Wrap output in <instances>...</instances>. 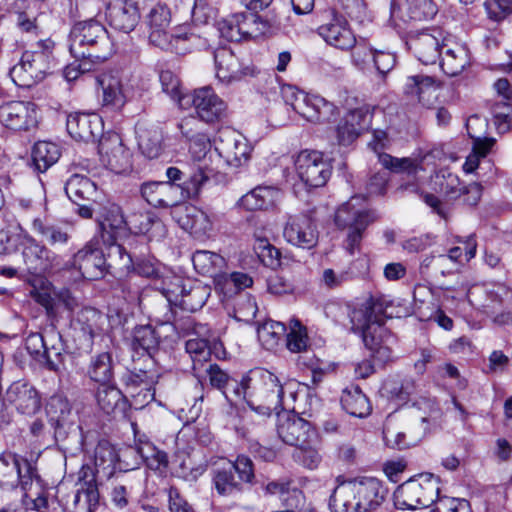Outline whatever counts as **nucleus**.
<instances>
[{
  "label": "nucleus",
  "mask_w": 512,
  "mask_h": 512,
  "mask_svg": "<svg viewBox=\"0 0 512 512\" xmlns=\"http://www.w3.org/2000/svg\"><path fill=\"white\" fill-rule=\"evenodd\" d=\"M208 377L210 385L213 388L220 390L226 400L231 399V395L229 392V383L231 382V377L223 371L217 364L209 365L207 369Z\"/></svg>",
  "instance_id": "0e129e2a"
},
{
  "label": "nucleus",
  "mask_w": 512,
  "mask_h": 512,
  "mask_svg": "<svg viewBox=\"0 0 512 512\" xmlns=\"http://www.w3.org/2000/svg\"><path fill=\"white\" fill-rule=\"evenodd\" d=\"M339 111L337 106L319 95L306 93L299 115L312 123H323L333 120Z\"/></svg>",
  "instance_id": "72a5a7b5"
},
{
  "label": "nucleus",
  "mask_w": 512,
  "mask_h": 512,
  "mask_svg": "<svg viewBox=\"0 0 512 512\" xmlns=\"http://www.w3.org/2000/svg\"><path fill=\"white\" fill-rule=\"evenodd\" d=\"M73 264L87 280H97L105 275L108 266L97 237L74 255Z\"/></svg>",
  "instance_id": "a211bd4d"
},
{
  "label": "nucleus",
  "mask_w": 512,
  "mask_h": 512,
  "mask_svg": "<svg viewBox=\"0 0 512 512\" xmlns=\"http://www.w3.org/2000/svg\"><path fill=\"white\" fill-rule=\"evenodd\" d=\"M387 306L384 298L370 297L355 307L349 305L344 307L349 317L350 329L361 334L373 358L382 364L394 358L392 345L395 343V338L384 327Z\"/></svg>",
  "instance_id": "f257e3e1"
},
{
  "label": "nucleus",
  "mask_w": 512,
  "mask_h": 512,
  "mask_svg": "<svg viewBox=\"0 0 512 512\" xmlns=\"http://www.w3.org/2000/svg\"><path fill=\"white\" fill-rule=\"evenodd\" d=\"M183 109L193 107L198 118L206 123H214L227 116V104L210 86L195 89L179 98Z\"/></svg>",
  "instance_id": "9b49d317"
},
{
  "label": "nucleus",
  "mask_w": 512,
  "mask_h": 512,
  "mask_svg": "<svg viewBox=\"0 0 512 512\" xmlns=\"http://www.w3.org/2000/svg\"><path fill=\"white\" fill-rule=\"evenodd\" d=\"M160 343V337L151 325L136 327L133 333V345L135 349H142L150 354L156 350Z\"/></svg>",
  "instance_id": "603ef678"
},
{
  "label": "nucleus",
  "mask_w": 512,
  "mask_h": 512,
  "mask_svg": "<svg viewBox=\"0 0 512 512\" xmlns=\"http://www.w3.org/2000/svg\"><path fill=\"white\" fill-rule=\"evenodd\" d=\"M33 228L50 245L66 244L70 238L69 234L62 228L53 225H44L40 220L33 222Z\"/></svg>",
  "instance_id": "4d7b16f0"
},
{
  "label": "nucleus",
  "mask_w": 512,
  "mask_h": 512,
  "mask_svg": "<svg viewBox=\"0 0 512 512\" xmlns=\"http://www.w3.org/2000/svg\"><path fill=\"white\" fill-rule=\"evenodd\" d=\"M128 225V219H125L122 209L116 204H110L104 208L101 218L98 219V239L109 247V255H118L122 262V267L130 269L133 265L132 257L126 252L125 248L116 244L117 234Z\"/></svg>",
  "instance_id": "9d476101"
},
{
  "label": "nucleus",
  "mask_w": 512,
  "mask_h": 512,
  "mask_svg": "<svg viewBox=\"0 0 512 512\" xmlns=\"http://www.w3.org/2000/svg\"><path fill=\"white\" fill-rule=\"evenodd\" d=\"M277 433L284 443L295 447L317 442L318 435L308 421L294 415L279 419Z\"/></svg>",
  "instance_id": "393cba45"
},
{
  "label": "nucleus",
  "mask_w": 512,
  "mask_h": 512,
  "mask_svg": "<svg viewBox=\"0 0 512 512\" xmlns=\"http://www.w3.org/2000/svg\"><path fill=\"white\" fill-rule=\"evenodd\" d=\"M125 384L132 397H141V402L148 403L154 398L152 388L153 378L146 371L129 372L124 378Z\"/></svg>",
  "instance_id": "79ce46f5"
},
{
  "label": "nucleus",
  "mask_w": 512,
  "mask_h": 512,
  "mask_svg": "<svg viewBox=\"0 0 512 512\" xmlns=\"http://www.w3.org/2000/svg\"><path fill=\"white\" fill-rule=\"evenodd\" d=\"M106 15L110 25L121 32L130 33L140 20L138 2L136 0H115L107 5Z\"/></svg>",
  "instance_id": "bb28decb"
},
{
  "label": "nucleus",
  "mask_w": 512,
  "mask_h": 512,
  "mask_svg": "<svg viewBox=\"0 0 512 512\" xmlns=\"http://www.w3.org/2000/svg\"><path fill=\"white\" fill-rule=\"evenodd\" d=\"M102 88V104L119 110L132 98L133 91L128 81L118 74L103 73L97 78Z\"/></svg>",
  "instance_id": "b1692460"
},
{
  "label": "nucleus",
  "mask_w": 512,
  "mask_h": 512,
  "mask_svg": "<svg viewBox=\"0 0 512 512\" xmlns=\"http://www.w3.org/2000/svg\"><path fill=\"white\" fill-rule=\"evenodd\" d=\"M67 131L77 141L90 142L102 135L103 122L96 113L74 112L68 115Z\"/></svg>",
  "instance_id": "cd10ccee"
},
{
  "label": "nucleus",
  "mask_w": 512,
  "mask_h": 512,
  "mask_svg": "<svg viewBox=\"0 0 512 512\" xmlns=\"http://www.w3.org/2000/svg\"><path fill=\"white\" fill-rule=\"evenodd\" d=\"M215 150L227 165L238 168L249 161L252 148L239 132L223 129L219 131L215 140Z\"/></svg>",
  "instance_id": "2eb2a0df"
},
{
  "label": "nucleus",
  "mask_w": 512,
  "mask_h": 512,
  "mask_svg": "<svg viewBox=\"0 0 512 512\" xmlns=\"http://www.w3.org/2000/svg\"><path fill=\"white\" fill-rule=\"evenodd\" d=\"M87 374L89 378L100 383L108 384L114 375V361L110 352H101L90 360Z\"/></svg>",
  "instance_id": "a19ab883"
},
{
  "label": "nucleus",
  "mask_w": 512,
  "mask_h": 512,
  "mask_svg": "<svg viewBox=\"0 0 512 512\" xmlns=\"http://www.w3.org/2000/svg\"><path fill=\"white\" fill-rule=\"evenodd\" d=\"M403 428L407 433L410 446H415L428 432L429 421L425 417H415L410 419Z\"/></svg>",
  "instance_id": "69168bd1"
},
{
  "label": "nucleus",
  "mask_w": 512,
  "mask_h": 512,
  "mask_svg": "<svg viewBox=\"0 0 512 512\" xmlns=\"http://www.w3.org/2000/svg\"><path fill=\"white\" fill-rule=\"evenodd\" d=\"M440 491L439 479L432 474H421L397 487L394 503L399 509H422L432 505Z\"/></svg>",
  "instance_id": "6e6552de"
},
{
  "label": "nucleus",
  "mask_w": 512,
  "mask_h": 512,
  "mask_svg": "<svg viewBox=\"0 0 512 512\" xmlns=\"http://www.w3.org/2000/svg\"><path fill=\"white\" fill-rule=\"evenodd\" d=\"M433 504L431 512H471L470 503L464 498L437 497Z\"/></svg>",
  "instance_id": "e2e57ef3"
},
{
  "label": "nucleus",
  "mask_w": 512,
  "mask_h": 512,
  "mask_svg": "<svg viewBox=\"0 0 512 512\" xmlns=\"http://www.w3.org/2000/svg\"><path fill=\"white\" fill-rule=\"evenodd\" d=\"M6 400L24 415H33L41 407L39 392L34 386L23 381H16L9 386Z\"/></svg>",
  "instance_id": "2f4dec72"
},
{
  "label": "nucleus",
  "mask_w": 512,
  "mask_h": 512,
  "mask_svg": "<svg viewBox=\"0 0 512 512\" xmlns=\"http://www.w3.org/2000/svg\"><path fill=\"white\" fill-rule=\"evenodd\" d=\"M286 331V326L282 322L268 320L258 327L257 334L263 347L272 350L286 335Z\"/></svg>",
  "instance_id": "09e8293b"
},
{
  "label": "nucleus",
  "mask_w": 512,
  "mask_h": 512,
  "mask_svg": "<svg viewBox=\"0 0 512 512\" xmlns=\"http://www.w3.org/2000/svg\"><path fill=\"white\" fill-rule=\"evenodd\" d=\"M443 43L441 68L445 74L456 76L469 64L468 50L451 35L447 38V42Z\"/></svg>",
  "instance_id": "473e14b6"
},
{
  "label": "nucleus",
  "mask_w": 512,
  "mask_h": 512,
  "mask_svg": "<svg viewBox=\"0 0 512 512\" xmlns=\"http://www.w3.org/2000/svg\"><path fill=\"white\" fill-rule=\"evenodd\" d=\"M255 480L254 464L245 455L228 460L212 471V482L216 492L223 497H234L244 492L246 485Z\"/></svg>",
  "instance_id": "423d86ee"
},
{
  "label": "nucleus",
  "mask_w": 512,
  "mask_h": 512,
  "mask_svg": "<svg viewBox=\"0 0 512 512\" xmlns=\"http://www.w3.org/2000/svg\"><path fill=\"white\" fill-rule=\"evenodd\" d=\"M98 150L102 163L111 171L121 174L131 168V153L123 145L118 134L114 133L102 138Z\"/></svg>",
  "instance_id": "412c9836"
},
{
  "label": "nucleus",
  "mask_w": 512,
  "mask_h": 512,
  "mask_svg": "<svg viewBox=\"0 0 512 512\" xmlns=\"http://www.w3.org/2000/svg\"><path fill=\"white\" fill-rule=\"evenodd\" d=\"M51 63L52 53L47 48L25 51L20 62L10 70V76L16 85L30 87L44 78Z\"/></svg>",
  "instance_id": "f8f14e48"
},
{
  "label": "nucleus",
  "mask_w": 512,
  "mask_h": 512,
  "mask_svg": "<svg viewBox=\"0 0 512 512\" xmlns=\"http://www.w3.org/2000/svg\"><path fill=\"white\" fill-rule=\"evenodd\" d=\"M241 13L231 14L219 22V31L222 37L232 42L242 41L240 30Z\"/></svg>",
  "instance_id": "680f3d73"
},
{
  "label": "nucleus",
  "mask_w": 512,
  "mask_h": 512,
  "mask_svg": "<svg viewBox=\"0 0 512 512\" xmlns=\"http://www.w3.org/2000/svg\"><path fill=\"white\" fill-rule=\"evenodd\" d=\"M342 408L351 416L364 418L371 413V405L359 387L345 389L341 396Z\"/></svg>",
  "instance_id": "ea45409f"
},
{
  "label": "nucleus",
  "mask_w": 512,
  "mask_h": 512,
  "mask_svg": "<svg viewBox=\"0 0 512 512\" xmlns=\"http://www.w3.org/2000/svg\"><path fill=\"white\" fill-rule=\"evenodd\" d=\"M173 216L180 227L196 239L209 237L213 230L210 216L193 205H180L173 210Z\"/></svg>",
  "instance_id": "4be33fe9"
},
{
  "label": "nucleus",
  "mask_w": 512,
  "mask_h": 512,
  "mask_svg": "<svg viewBox=\"0 0 512 512\" xmlns=\"http://www.w3.org/2000/svg\"><path fill=\"white\" fill-rule=\"evenodd\" d=\"M257 311L256 300L250 295L239 298L234 308L235 318L246 322L254 319Z\"/></svg>",
  "instance_id": "774afa93"
},
{
  "label": "nucleus",
  "mask_w": 512,
  "mask_h": 512,
  "mask_svg": "<svg viewBox=\"0 0 512 512\" xmlns=\"http://www.w3.org/2000/svg\"><path fill=\"white\" fill-rule=\"evenodd\" d=\"M371 114L366 106L350 110L336 128L338 143L343 146L352 144L369 126Z\"/></svg>",
  "instance_id": "c85d7f7f"
},
{
  "label": "nucleus",
  "mask_w": 512,
  "mask_h": 512,
  "mask_svg": "<svg viewBox=\"0 0 512 512\" xmlns=\"http://www.w3.org/2000/svg\"><path fill=\"white\" fill-rule=\"evenodd\" d=\"M266 495H279L284 506L296 508L299 504L302 492L298 489H290V481H270L264 486Z\"/></svg>",
  "instance_id": "de8ad7c7"
},
{
  "label": "nucleus",
  "mask_w": 512,
  "mask_h": 512,
  "mask_svg": "<svg viewBox=\"0 0 512 512\" xmlns=\"http://www.w3.org/2000/svg\"><path fill=\"white\" fill-rule=\"evenodd\" d=\"M127 227L136 233L147 234L151 239L163 238L167 233L164 223L151 213H139L129 216Z\"/></svg>",
  "instance_id": "4c0bfd02"
},
{
  "label": "nucleus",
  "mask_w": 512,
  "mask_h": 512,
  "mask_svg": "<svg viewBox=\"0 0 512 512\" xmlns=\"http://www.w3.org/2000/svg\"><path fill=\"white\" fill-rule=\"evenodd\" d=\"M318 34L328 45L340 50H349L356 44V37L348 21L336 13H333L329 22L318 27Z\"/></svg>",
  "instance_id": "a878e982"
},
{
  "label": "nucleus",
  "mask_w": 512,
  "mask_h": 512,
  "mask_svg": "<svg viewBox=\"0 0 512 512\" xmlns=\"http://www.w3.org/2000/svg\"><path fill=\"white\" fill-rule=\"evenodd\" d=\"M260 261L267 267L277 268L281 264V252L267 240L261 239L255 246Z\"/></svg>",
  "instance_id": "bf43d9fd"
},
{
  "label": "nucleus",
  "mask_w": 512,
  "mask_h": 512,
  "mask_svg": "<svg viewBox=\"0 0 512 512\" xmlns=\"http://www.w3.org/2000/svg\"><path fill=\"white\" fill-rule=\"evenodd\" d=\"M440 83L431 76L414 75L407 78L405 93L414 95L425 106H430L436 99Z\"/></svg>",
  "instance_id": "e433bc0d"
},
{
  "label": "nucleus",
  "mask_w": 512,
  "mask_h": 512,
  "mask_svg": "<svg viewBox=\"0 0 512 512\" xmlns=\"http://www.w3.org/2000/svg\"><path fill=\"white\" fill-rule=\"evenodd\" d=\"M318 444L319 438L317 437V442L299 445L293 453L294 460L308 469H316L321 462Z\"/></svg>",
  "instance_id": "5fc2aeb1"
},
{
  "label": "nucleus",
  "mask_w": 512,
  "mask_h": 512,
  "mask_svg": "<svg viewBox=\"0 0 512 512\" xmlns=\"http://www.w3.org/2000/svg\"><path fill=\"white\" fill-rule=\"evenodd\" d=\"M491 113L498 131L506 132L509 128V116L512 111L510 101L494 100L491 103Z\"/></svg>",
  "instance_id": "338daca9"
},
{
  "label": "nucleus",
  "mask_w": 512,
  "mask_h": 512,
  "mask_svg": "<svg viewBox=\"0 0 512 512\" xmlns=\"http://www.w3.org/2000/svg\"><path fill=\"white\" fill-rule=\"evenodd\" d=\"M295 168L301 181L313 188L324 186L332 174L329 161L315 150L301 151L296 157Z\"/></svg>",
  "instance_id": "4468645a"
},
{
  "label": "nucleus",
  "mask_w": 512,
  "mask_h": 512,
  "mask_svg": "<svg viewBox=\"0 0 512 512\" xmlns=\"http://www.w3.org/2000/svg\"><path fill=\"white\" fill-rule=\"evenodd\" d=\"M195 270L204 276L214 277L225 265V259L215 252L197 250L192 255Z\"/></svg>",
  "instance_id": "a18cd8bd"
},
{
  "label": "nucleus",
  "mask_w": 512,
  "mask_h": 512,
  "mask_svg": "<svg viewBox=\"0 0 512 512\" xmlns=\"http://www.w3.org/2000/svg\"><path fill=\"white\" fill-rule=\"evenodd\" d=\"M248 405L263 415H270L273 412L279 414L289 408L284 399L283 385L276 375L267 370L254 373Z\"/></svg>",
  "instance_id": "0eeeda50"
},
{
  "label": "nucleus",
  "mask_w": 512,
  "mask_h": 512,
  "mask_svg": "<svg viewBox=\"0 0 512 512\" xmlns=\"http://www.w3.org/2000/svg\"><path fill=\"white\" fill-rule=\"evenodd\" d=\"M78 489L75 495V502L79 501L81 493H84L87 497L89 506L97 505L99 501V491L96 481V474L93 468L89 465H83L78 472Z\"/></svg>",
  "instance_id": "49530a36"
},
{
  "label": "nucleus",
  "mask_w": 512,
  "mask_h": 512,
  "mask_svg": "<svg viewBox=\"0 0 512 512\" xmlns=\"http://www.w3.org/2000/svg\"><path fill=\"white\" fill-rule=\"evenodd\" d=\"M61 152L57 144L49 141H39L34 144L31 159L37 172L44 173L60 158Z\"/></svg>",
  "instance_id": "58836bf2"
},
{
  "label": "nucleus",
  "mask_w": 512,
  "mask_h": 512,
  "mask_svg": "<svg viewBox=\"0 0 512 512\" xmlns=\"http://www.w3.org/2000/svg\"><path fill=\"white\" fill-rule=\"evenodd\" d=\"M187 353L191 356L193 362V370L197 369L198 365H202L208 361L211 355L208 342L205 339L192 338L186 342L185 345Z\"/></svg>",
  "instance_id": "13d9d810"
},
{
  "label": "nucleus",
  "mask_w": 512,
  "mask_h": 512,
  "mask_svg": "<svg viewBox=\"0 0 512 512\" xmlns=\"http://www.w3.org/2000/svg\"><path fill=\"white\" fill-rule=\"evenodd\" d=\"M214 62L215 76L224 85L239 82L252 73L251 69L245 66L232 50L225 47L214 52Z\"/></svg>",
  "instance_id": "5701e85b"
},
{
  "label": "nucleus",
  "mask_w": 512,
  "mask_h": 512,
  "mask_svg": "<svg viewBox=\"0 0 512 512\" xmlns=\"http://www.w3.org/2000/svg\"><path fill=\"white\" fill-rule=\"evenodd\" d=\"M365 200L364 196H353L335 213L334 221L337 227L349 230L345 247L350 255L359 250L364 231L377 219L375 211L362 206Z\"/></svg>",
  "instance_id": "39448f33"
},
{
  "label": "nucleus",
  "mask_w": 512,
  "mask_h": 512,
  "mask_svg": "<svg viewBox=\"0 0 512 512\" xmlns=\"http://www.w3.org/2000/svg\"><path fill=\"white\" fill-rule=\"evenodd\" d=\"M67 197L75 204L79 202H96L99 192L96 184L88 177L73 174L64 187Z\"/></svg>",
  "instance_id": "c9c22d12"
},
{
  "label": "nucleus",
  "mask_w": 512,
  "mask_h": 512,
  "mask_svg": "<svg viewBox=\"0 0 512 512\" xmlns=\"http://www.w3.org/2000/svg\"><path fill=\"white\" fill-rule=\"evenodd\" d=\"M336 482L329 499L331 512H369L379 507L385 498L382 483L374 477L345 480L339 476Z\"/></svg>",
  "instance_id": "f03ea898"
},
{
  "label": "nucleus",
  "mask_w": 512,
  "mask_h": 512,
  "mask_svg": "<svg viewBox=\"0 0 512 512\" xmlns=\"http://www.w3.org/2000/svg\"><path fill=\"white\" fill-rule=\"evenodd\" d=\"M280 22L275 14L259 15L241 12L240 30L242 40L269 37L280 31Z\"/></svg>",
  "instance_id": "c756f323"
},
{
  "label": "nucleus",
  "mask_w": 512,
  "mask_h": 512,
  "mask_svg": "<svg viewBox=\"0 0 512 512\" xmlns=\"http://www.w3.org/2000/svg\"><path fill=\"white\" fill-rule=\"evenodd\" d=\"M137 453L152 470L162 471L168 466L167 454L159 450L151 442H144L138 445Z\"/></svg>",
  "instance_id": "3c124183"
},
{
  "label": "nucleus",
  "mask_w": 512,
  "mask_h": 512,
  "mask_svg": "<svg viewBox=\"0 0 512 512\" xmlns=\"http://www.w3.org/2000/svg\"><path fill=\"white\" fill-rule=\"evenodd\" d=\"M18 470V457L15 454H2L0 456V486L15 487Z\"/></svg>",
  "instance_id": "6e6d98bb"
},
{
  "label": "nucleus",
  "mask_w": 512,
  "mask_h": 512,
  "mask_svg": "<svg viewBox=\"0 0 512 512\" xmlns=\"http://www.w3.org/2000/svg\"><path fill=\"white\" fill-rule=\"evenodd\" d=\"M373 138L369 142V146L378 154V160L381 165L392 172L400 173L407 172L408 174H416L420 169V163L414 159L404 157L396 158L386 153H381L380 150L384 149L388 142L387 133L383 130H374Z\"/></svg>",
  "instance_id": "7c9ffc66"
},
{
  "label": "nucleus",
  "mask_w": 512,
  "mask_h": 512,
  "mask_svg": "<svg viewBox=\"0 0 512 512\" xmlns=\"http://www.w3.org/2000/svg\"><path fill=\"white\" fill-rule=\"evenodd\" d=\"M69 50L82 71H91L112 55L106 28L96 20L77 22L69 35Z\"/></svg>",
  "instance_id": "7ed1b4c3"
},
{
  "label": "nucleus",
  "mask_w": 512,
  "mask_h": 512,
  "mask_svg": "<svg viewBox=\"0 0 512 512\" xmlns=\"http://www.w3.org/2000/svg\"><path fill=\"white\" fill-rule=\"evenodd\" d=\"M212 175V170L206 167H199L191 176L186 186L182 188L180 185L170 182H148L141 186L142 197L152 206L168 208L178 207L181 201L180 195L185 190V197H196L201 187Z\"/></svg>",
  "instance_id": "20e7f679"
},
{
  "label": "nucleus",
  "mask_w": 512,
  "mask_h": 512,
  "mask_svg": "<svg viewBox=\"0 0 512 512\" xmlns=\"http://www.w3.org/2000/svg\"><path fill=\"white\" fill-rule=\"evenodd\" d=\"M122 397L119 389L108 384L100 385L96 392L97 403L106 414H111L118 408Z\"/></svg>",
  "instance_id": "864d4df0"
},
{
  "label": "nucleus",
  "mask_w": 512,
  "mask_h": 512,
  "mask_svg": "<svg viewBox=\"0 0 512 512\" xmlns=\"http://www.w3.org/2000/svg\"><path fill=\"white\" fill-rule=\"evenodd\" d=\"M0 123L14 131H28L37 126V107L30 101H9L0 105Z\"/></svg>",
  "instance_id": "dca6fc26"
},
{
  "label": "nucleus",
  "mask_w": 512,
  "mask_h": 512,
  "mask_svg": "<svg viewBox=\"0 0 512 512\" xmlns=\"http://www.w3.org/2000/svg\"><path fill=\"white\" fill-rule=\"evenodd\" d=\"M23 258L27 270L31 274H40L50 271L55 266L57 256L45 246L35 241L30 242L23 249Z\"/></svg>",
  "instance_id": "f704fd0d"
},
{
  "label": "nucleus",
  "mask_w": 512,
  "mask_h": 512,
  "mask_svg": "<svg viewBox=\"0 0 512 512\" xmlns=\"http://www.w3.org/2000/svg\"><path fill=\"white\" fill-rule=\"evenodd\" d=\"M46 413L53 425L61 427L67 422L71 414V405L65 396L56 394L49 398Z\"/></svg>",
  "instance_id": "8fccbe9b"
},
{
  "label": "nucleus",
  "mask_w": 512,
  "mask_h": 512,
  "mask_svg": "<svg viewBox=\"0 0 512 512\" xmlns=\"http://www.w3.org/2000/svg\"><path fill=\"white\" fill-rule=\"evenodd\" d=\"M277 191L270 187H256L239 200V205L248 210H265L275 203Z\"/></svg>",
  "instance_id": "37998d69"
},
{
  "label": "nucleus",
  "mask_w": 512,
  "mask_h": 512,
  "mask_svg": "<svg viewBox=\"0 0 512 512\" xmlns=\"http://www.w3.org/2000/svg\"><path fill=\"white\" fill-rule=\"evenodd\" d=\"M283 237L293 246L311 249L318 242L319 232L312 218L301 214L288 219L283 229Z\"/></svg>",
  "instance_id": "aec40b11"
},
{
  "label": "nucleus",
  "mask_w": 512,
  "mask_h": 512,
  "mask_svg": "<svg viewBox=\"0 0 512 512\" xmlns=\"http://www.w3.org/2000/svg\"><path fill=\"white\" fill-rule=\"evenodd\" d=\"M144 22L148 27L149 41L152 45L176 53L184 50L178 44L188 40L190 36L187 33L170 30L171 11L167 5L160 3L154 5L146 14Z\"/></svg>",
  "instance_id": "1a4fd4ad"
},
{
  "label": "nucleus",
  "mask_w": 512,
  "mask_h": 512,
  "mask_svg": "<svg viewBox=\"0 0 512 512\" xmlns=\"http://www.w3.org/2000/svg\"><path fill=\"white\" fill-rule=\"evenodd\" d=\"M486 127V120L477 115L469 117L466 123L467 132L470 138L473 139L474 148L482 155H487L495 144L494 138L486 137L484 135Z\"/></svg>",
  "instance_id": "c03bdc74"
},
{
  "label": "nucleus",
  "mask_w": 512,
  "mask_h": 512,
  "mask_svg": "<svg viewBox=\"0 0 512 512\" xmlns=\"http://www.w3.org/2000/svg\"><path fill=\"white\" fill-rule=\"evenodd\" d=\"M211 288L200 282L187 285L181 278L174 280L164 288V295L170 304L181 309L195 312L201 309L208 300Z\"/></svg>",
  "instance_id": "ddd939ff"
},
{
  "label": "nucleus",
  "mask_w": 512,
  "mask_h": 512,
  "mask_svg": "<svg viewBox=\"0 0 512 512\" xmlns=\"http://www.w3.org/2000/svg\"><path fill=\"white\" fill-rule=\"evenodd\" d=\"M101 314L93 308H83L72 321L73 339L80 352H90L94 337L100 331Z\"/></svg>",
  "instance_id": "6ab92c4d"
},
{
  "label": "nucleus",
  "mask_w": 512,
  "mask_h": 512,
  "mask_svg": "<svg viewBox=\"0 0 512 512\" xmlns=\"http://www.w3.org/2000/svg\"><path fill=\"white\" fill-rule=\"evenodd\" d=\"M450 34L433 27L422 30L412 36L409 46L423 64H434L443 51V42H447Z\"/></svg>",
  "instance_id": "f3484780"
},
{
  "label": "nucleus",
  "mask_w": 512,
  "mask_h": 512,
  "mask_svg": "<svg viewBox=\"0 0 512 512\" xmlns=\"http://www.w3.org/2000/svg\"><path fill=\"white\" fill-rule=\"evenodd\" d=\"M412 19H432L438 12L437 5L432 0H407Z\"/></svg>",
  "instance_id": "052dcab7"
}]
</instances>
